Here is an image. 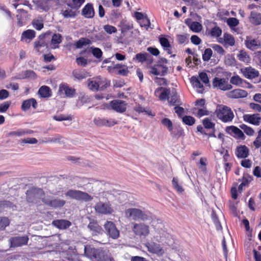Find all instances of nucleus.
<instances>
[{"instance_id":"nucleus-1","label":"nucleus","mask_w":261,"mask_h":261,"mask_svg":"<svg viewBox=\"0 0 261 261\" xmlns=\"http://www.w3.org/2000/svg\"><path fill=\"white\" fill-rule=\"evenodd\" d=\"M127 218L134 221H147L151 219V213L148 211H143L137 208H129L125 211Z\"/></svg>"},{"instance_id":"nucleus-2","label":"nucleus","mask_w":261,"mask_h":261,"mask_svg":"<svg viewBox=\"0 0 261 261\" xmlns=\"http://www.w3.org/2000/svg\"><path fill=\"white\" fill-rule=\"evenodd\" d=\"M215 113L217 118L224 123L232 121L234 118V114L231 109L223 105L217 106Z\"/></svg>"},{"instance_id":"nucleus-3","label":"nucleus","mask_w":261,"mask_h":261,"mask_svg":"<svg viewBox=\"0 0 261 261\" xmlns=\"http://www.w3.org/2000/svg\"><path fill=\"white\" fill-rule=\"evenodd\" d=\"M85 255L92 261H106L105 252L101 249H95L90 246H85Z\"/></svg>"},{"instance_id":"nucleus-4","label":"nucleus","mask_w":261,"mask_h":261,"mask_svg":"<svg viewBox=\"0 0 261 261\" xmlns=\"http://www.w3.org/2000/svg\"><path fill=\"white\" fill-rule=\"evenodd\" d=\"M132 224L133 225L132 227V231L136 236L144 239L149 234V226L145 223L133 222Z\"/></svg>"},{"instance_id":"nucleus-5","label":"nucleus","mask_w":261,"mask_h":261,"mask_svg":"<svg viewBox=\"0 0 261 261\" xmlns=\"http://www.w3.org/2000/svg\"><path fill=\"white\" fill-rule=\"evenodd\" d=\"M44 192L42 189L37 188H32L26 192V198L28 202L37 203L38 200L42 199Z\"/></svg>"},{"instance_id":"nucleus-6","label":"nucleus","mask_w":261,"mask_h":261,"mask_svg":"<svg viewBox=\"0 0 261 261\" xmlns=\"http://www.w3.org/2000/svg\"><path fill=\"white\" fill-rule=\"evenodd\" d=\"M65 196L77 200H82L86 202L90 201L93 197L86 192L80 190L70 189L65 193Z\"/></svg>"},{"instance_id":"nucleus-7","label":"nucleus","mask_w":261,"mask_h":261,"mask_svg":"<svg viewBox=\"0 0 261 261\" xmlns=\"http://www.w3.org/2000/svg\"><path fill=\"white\" fill-rule=\"evenodd\" d=\"M242 71L246 78L254 79V83H258L261 82V76H259L258 71L255 69L250 66L242 69Z\"/></svg>"},{"instance_id":"nucleus-8","label":"nucleus","mask_w":261,"mask_h":261,"mask_svg":"<svg viewBox=\"0 0 261 261\" xmlns=\"http://www.w3.org/2000/svg\"><path fill=\"white\" fill-rule=\"evenodd\" d=\"M213 86L223 91H226L232 88V86L224 78L215 77L213 80Z\"/></svg>"},{"instance_id":"nucleus-9","label":"nucleus","mask_w":261,"mask_h":261,"mask_svg":"<svg viewBox=\"0 0 261 261\" xmlns=\"http://www.w3.org/2000/svg\"><path fill=\"white\" fill-rule=\"evenodd\" d=\"M95 209L97 213L104 215L111 214L114 212L109 202H99L95 205Z\"/></svg>"},{"instance_id":"nucleus-10","label":"nucleus","mask_w":261,"mask_h":261,"mask_svg":"<svg viewBox=\"0 0 261 261\" xmlns=\"http://www.w3.org/2000/svg\"><path fill=\"white\" fill-rule=\"evenodd\" d=\"M89 219L90 222L87 227L92 235L98 236L103 234L104 231L102 227L99 225L97 221L90 218Z\"/></svg>"},{"instance_id":"nucleus-11","label":"nucleus","mask_w":261,"mask_h":261,"mask_svg":"<svg viewBox=\"0 0 261 261\" xmlns=\"http://www.w3.org/2000/svg\"><path fill=\"white\" fill-rule=\"evenodd\" d=\"M42 201L46 205L55 208L62 207L66 203L65 200L57 198L54 199L44 198L42 199Z\"/></svg>"},{"instance_id":"nucleus-12","label":"nucleus","mask_w":261,"mask_h":261,"mask_svg":"<svg viewBox=\"0 0 261 261\" xmlns=\"http://www.w3.org/2000/svg\"><path fill=\"white\" fill-rule=\"evenodd\" d=\"M58 93L61 96L72 97L75 94V90L70 87L67 84L62 83L59 85Z\"/></svg>"},{"instance_id":"nucleus-13","label":"nucleus","mask_w":261,"mask_h":261,"mask_svg":"<svg viewBox=\"0 0 261 261\" xmlns=\"http://www.w3.org/2000/svg\"><path fill=\"white\" fill-rule=\"evenodd\" d=\"M29 241V237L27 236L14 237L9 239L11 247H18L25 245Z\"/></svg>"},{"instance_id":"nucleus-14","label":"nucleus","mask_w":261,"mask_h":261,"mask_svg":"<svg viewBox=\"0 0 261 261\" xmlns=\"http://www.w3.org/2000/svg\"><path fill=\"white\" fill-rule=\"evenodd\" d=\"M104 227L110 237L114 239L118 238L119 236V231L117 229L113 222L111 221H107L104 224Z\"/></svg>"},{"instance_id":"nucleus-15","label":"nucleus","mask_w":261,"mask_h":261,"mask_svg":"<svg viewBox=\"0 0 261 261\" xmlns=\"http://www.w3.org/2000/svg\"><path fill=\"white\" fill-rule=\"evenodd\" d=\"M111 108L119 113H123L126 110L127 103L125 101L116 99L111 101L110 103Z\"/></svg>"},{"instance_id":"nucleus-16","label":"nucleus","mask_w":261,"mask_h":261,"mask_svg":"<svg viewBox=\"0 0 261 261\" xmlns=\"http://www.w3.org/2000/svg\"><path fill=\"white\" fill-rule=\"evenodd\" d=\"M226 132L230 135L238 139L244 140L245 136L241 129L236 126L231 125L227 126L225 128Z\"/></svg>"},{"instance_id":"nucleus-17","label":"nucleus","mask_w":261,"mask_h":261,"mask_svg":"<svg viewBox=\"0 0 261 261\" xmlns=\"http://www.w3.org/2000/svg\"><path fill=\"white\" fill-rule=\"evenodd\" d=\"M245 43L247 48L251 50H256L259 48L260 46V42L259 40L253 39L249 36H247Z\"/></svg>"},{"instance_id":"nucleus-18","label":"nucleus","mask_w":261,"mask_h":261,"mask_svg":"<svg viewBox=\"0 0 261 261\" xmlns=\"http://www.w3.org/2000/svg\"><path fill=\"white\" fill-rule=\"evenodd\" d=\"M248 95L246 91L237 89L228 92L227 96L230 98H241L246 97Z\"/></svg>"},{"instance_id":"nucleus-19","label":"nucleus","mask_w":261,"mask_h":261,"mask_svg":"<svg viewBox=\"0 0 261 261\" xmlns=\"http://www.w3.org/2000/svg\"><path fill=\"white\" fill-rule=\"evenodd\" d=\"M243 118L245 121L255 125H258L261 120V117L258 114L244 115Z\"/></svg>"},{"instance_id":"nucleus-20","label":"nucleus","mask_w":261,"mask_h":261,"mask_svg":"<svg viewBox=\"0 0 261 261\" xmlns=\"http://www.w3.org/2000/svg\"><path fill=\"white\" fill-rule=\"evenodd\" d=\"M146 247L150 252L155 253L158 255H162L164 253V251L161 247L160 245L154 242L147 243Z\"/></svg>"},{"instance_id":"nucleus-21","label":"nucleus","mask_w":261,"mask_h":261,"mask_svg":"<svg viewBox=\"0 0 261 261\" xmlns=\"http://www.w3.org/2000/svg\"><path fill=\"white\" fill-rule=\"evenodd\" d=\"M36 36V32L33 30H27L21 34V41L27 43H30Z\"/></svg>"},{"instance_id":"nucleus-22","label":"nucleus","mask_w":261,"mask_h":261,"mask_svg":"<svg viewBox=\"0 0 261 261\" xmlns=\"http://www.w3.org/2000/svg\"><path fill=\"white\" fill-rule=\"evenodd\" d=\"M249 148L245 145H240L237 147L235 154L239 159H245L249 155Z\"/></svg>"},{"instance_id":"nucleus-23","label":"nucleus","mask_w":261,"mask_h":261,"mask_svg":"<svg viewBox=\"0 0 261 261\" xmlns=\"http://www.w3.org/2000/svg\"><path fill=\"white\" fill-rule=\"evenodd\" d=\"M31 106L34 109H36L38 107L37 102L34 98H31L23 101L21 108L22 111H27L30 108Z\"/></svg>"},{"instance_id":"nucleus-24","label":"nucleus","mask_w":261,"mask_h":261,"mask_svg":"<svg viewBox=\"0 0 261 261\" xmlns=\"http://www.w3.org/2000/svg\"><path fill=\"white\" fill-rule=\"evenodd\" d=\"M50 32H47L45 34L40 35L39 37L38 40H36L34 42V48L37 51L39 52L40 51V49L42 47H47V44L46 42L44 40V38L46 34L49 35Z\"/></svg>"},{"instance_id":"nucleus-25","label":"nucleus","mask_w":261,"mask_h":261,"mask_svg":"<svg viewBox=\"0 0 261 261\" xmlns=\"http://www.w3.org/2000/svg\"><path fill=\"white\" fill-rule=\"evenodd\" d=\"M82 14L87 18H92L94 16V10L92 4L88 3L85 6L82 11Z\"/></svg>"},{"instance_id":"nucleus-26","label":"nucleus","mask_w":261,"mask_h":261,"mask_svg":"<svg viewBox=\"0 0 261 261\" xmlns=\"http://www.w3.org/2000/svg\"><path fill=\"white\" fill-rule=\"evenodd\" d=\"M72 74L74 79L77 80H82L86 79V77L90 76L89 73L86 71L85 69H76L72 71Z\"/></svg>"},{"instance_id":"nucleus-27","label":"nucleus","mask_w":261,"mask_h":261,"mask_svg":"<svg viewBox=\"0 0 261 261\" xmlns=\"http://www.w3.org/2000/svg\"><path fill=\"white\" fill-rule=\"evenodd\" d=\"M168 101L171 106H180L182 105L179 96L175 91H172L168 98Z\"/></svg>"},{"instance_id":"nucleus-28","label":"nucleus","mask_w":261,"mask_h":261,"mask_svg":"<svg viewBox=\"0 0 261 261\" xmlns=\"http://www.w3.org/2000/svg\"><path fill=\"white\" fill-rule=\"evenodd\" d=\"M54 0H33V2L40 9L47 11L50 7L51 2Z\"/></svg>"},{"instance_id":"nucleus-29","label":"nucleus","mask_w":261,"mask_h":261,"mask_svg":"<svg viewBox=\"0 0 261 261\" xmlns=\"http://www.w3.org/2000/svg\"><path fill=\"white\" fill-rule=\"evenodd\" d=\"M52 224L56 227L62 229H66L71 225V223L69 221L64 219L54 220Z\"/></svg>"},{"instance_id":"nucleus-30","label":"nucleus","mask_w":261,"mask_h":261,"mask_svg":"<svg viewBox=\"0 0 261 261\" xmlns=\"http://www.w3.org/2000/svg\"><path fill=\"white\" fill-rule=\"evenodd\" d=\"M249 20L252 24L255 25L261 24V14L255 11H251Z\"/></svg>"},{"instance_id":"nucleus-31","label":"nucleus","mask_w":261,"mask_h":261,"mask_svg":"<svg viewBox=\"0 0 261 261\" xmlns=\"http://www.w3.org/2000/svg\"><path fill=\"white\" fill-rule=\"evenodd\" d=\"M34 133V131L31 129H18L16 131H12L9 132L7 136L8 137H13V136H16V137H21L22 136L28 135V134H32Z\"/></svg>"},{"instance_id":"nucleus-32","label":"nucleus","mask_w":261,"mask_h":261,"mask_svg":"<svg viewBox=\"0 0 261 261\" xmlns=\"http://www.w3.org/2000/svg\"><path fill=\"white\" fill-rule=\"evenodd\" d=\"M170 135L173 138H178L180 137L185 136V133L183 128L180 126H175L171 128V130H169Z\"/></svg>"},{"instance_id":"nucleus-33","label":"nucleus","mask_w":261,"mask_h":261,"mask_svg":"<svg viewBox=\"0 0 261 261\" xmlns=\"http://www.w3.org/2000/svg\"><path fill=\"white\" fill-rule=\"evenodd\" d=\"M163 90L162 92L160 94L159 98L162 100L168 99L170 94V90L167 88H163L162 87L157 88L155 91V94L157 95L159 92Z\"/></svg>"},{"instance_id":"nucleus-34","label":"nucleus","mask_w":261,"mask_h":261,"mask_svg":"<svg viewBox=\"0 0 261 261\" xmlns=\"http://www.w3.org/2000/svg\"><path fill=\"white\" fill-rule=\"evenodd\" d=\"M38 93L41 97L47 98L51 95V92L50 88L47 86H41L39 90Z\"/></svg>"},{"instance_id":"nucleus-35","label":"nucleus","mask_w":261,"mask_h":261,"mask_svg":"<svg viewBox=\"0 0 261 261\" xmlns=\"http://www.w3.org/2000/svg\"><path fill=\"white\" fill-rule=\"evenodd\" d=\"M252 178L248 174H244L242 178V182L238 187V190L241 192L243 190V187L247 186L251 181Z\"/></svg>"},{"instance_id":"nucleus-36","label":"nucleus","mask_w":261,"mask_h":261,"mask_svg":"<svg viewBox=\"0 0 261 261\" xmlns=\"http://www.w3.org/2000/svg\"><path fill=\"white\" fill-rule=\"evenodd\" d=\"M160 42L162 46L164 48V50L167 51L168 54H171V46L169 43V40L166 38H161L160 39Z\"/></svg>"},{"instance_id":"nucleus-37","label":"nucleus","mask_w":261,"mask_h":261,"mask_svg":"<svg viewBox=\"0 0 261 261\" xmlns=\"http://www.w3.org/2000/svg\"><path fill=\"white\" fill-rule=\"evenodd\" d=\"M92 43V41L87 38H81L77 41L74 45L76 48H82L84 46L90 45Z\"/></svg>"},{"instance_id":"nucleus-38","label":"nucleus","mask_w":261,"mask_h":261,"mask_svg":"<svg viewBox=\"0 0 261 261\" xmlns=\"http://www.w3.org/2000/svg\"><path fill=\"white\" fill-rule=\"evenodd\" d=\"M223 41L225 45L232 46L235 44L234 37L230 34L224 33L223 35Z\"/></svg>"},{"instance_id":"nucleus-39","label":"nucleus","mask_w":261,"mask_h":261,"mask_svg":"<svg viewBox=\"0 0 261 261\" xmlns=\"http://www.w3.org/2000/svg\"><path fill=\"white\" fill-rule=\"evenodd\" d=\"M96 80L98 85V90H103L110 85V82L105 78L98 77Z\"/></svg>"},{"instance_id":"nucleus-40","label":"nucleus","mask_w":261,"mask_h":261,"mask_svg":"<svg viewBox=\"0 0 261 261\" xmlns=\"http://www.w3.org/2000/svg\"><path fill=\"white\" fill-rule=\"evenodd\" d=\"M207 34L212 37H219L222 34V30L220 27L216 26L207 32Z\"/></svg>"},{"instance_id":"nucleus-41","label":"nucleus","mask_w":261,"mask_h":261,"mask_svg":"<svg viewBox=\"0 0 261 261\" xmlns=\"http://www.w3.org/2000/svg\"><path fill=\"white\" fill-rule=\"evenodd\" d=\"M149 57H151V56L147 53H139L136 55L135 57L133 58V60H137L139 62L143 63L148 60Z\"/></svg>"},{"instance_id":"nucleus-42","label":"nucleus","mask_w":261,"mask_h":261,"mask_svg":"<svg viewBox=\"0 0 261 261\" xmlns=\"http://www.w3.org/2000/svg\"><path fill=\"white\" fill-rule=\"evenodd\" d=\"M186 23L187 24L188 26H189L190 29L194 32L198 33L200 32L202 30V26L198 22L193 21L190 24H188L187 22H186Z\"/></svg>"},{"instance_id":"nucleus-43","label":"nucleus","mask_w":261,"mask_h":261,"mask_svg":"<svg viewBox=\"0 0 261 261\" xmlns=\"http://www.w3.org/2000/svg\"><path fill=\"white\" fill-rule=\"evenodd\" d=\"M135 16L137 19L139 20H143L144 22V25L145 27H149L150 24L149 20L147 17H144V15L142 13L136 12L135 13Z\"/></svg>"},{"instance_id":"nucleus-44","label":"nucleus","mask_w":261,"mask_h":261,"mask_svg":"<svg viewBox=\"0 0 261 261\" xmlns=\"http://www.w3.org/2000/svg\"><path fill=\"white\" fill-rule=\"evenodd\" d=\"M23 76L22 77H19V79H31L35 80L37 78V76L36 73L31 70H27L23 72Z\"/></svg>"},{"instance_id":"nucleus-45","label":"nucleus","mask_w":261,"mask_h":261,"mask_svg":"<svg viewBox=\"0 0 261 261\" xmlns=\"http://www.w3.org/2000/svg\"><path fill=\"white\" fill-rule=\"evenodd\" d=\"M191 83L194 87L201 89V90H203V86L200 83L197 77L195 76H192L191 78Z\"/></svg>"},{"instance_id":"nucleus-46","label":"nucleus","mask_w":261,"mask_h":261,"mask_svg":"<svg viewBox=\"0 0 261 261\" xmlns=\"http://www.w3.org/2000/svg\"><path fill=\"white\" fill-rule=\"evenodd\" d=\"M241 129L243 130L244 132L248 136H252L254 134V131L251 127L245 124H242L239 125Z\"/></svg>"},{"instance_id":"nucleus-47","label":"nucleus","mask_w":261,"mask_h":261,"mask_svg":"<svg viewBox=\"0 0 261 261\" xmlns=\"http://www.w3.org/2000/svg\"><path fill=\"white\" fill-rule=\"evenodd\" d=\"M230 82L231 84L239 86H242L243 83H246L244 80H243L238 75L232 76L230 78Z\"/></svg>"},{"instance_id":"nucleus-48","label":"nucleus","mask_w":261,"mask_h":261,"mask_svg":"<svg viewBox=\"0 0 261 261\" xmlns=\"http://www.w3.org/2000/svg\"><path fill=\"white\" fill-rule=\"evenodd\" d=\"M33 27L37 30H41L44 27L42 20L39 19H35L32 22Z\"/></svg>"},{"instance_id":"nucleus-49","label":"nucleus","mask_w":261,"mask_h":261,"mask_svg":"<svg viewBox=\"0 0 261 261\" xmlns=\"http://www.w3.org/2000/svg\"><path fill=\"white\" fill-rule=\"evenodd\" d=\"M182 121L186 125L192 126L195 122V119L191 116H185L182 118Z\"/></svg>"},{"instance_id":"nucleus-50","label":"nucleus","mask_w":261,"mask_h":261,"mask_svg":"<svg viewBox=\"0 0 261 261\" xmlns=\"http://www.w3.org/2000/svg\"><path fill=\"white\" fill-rule=\"evenodd\" d=\"M202 124L205 128L214 129L215 124L211 121V119L206 118L203 120Z\"/></svg>"},{"instance_id":"nucleus-51","label":"nucleus","mask_w":261,"mask_h":261,"mask_svg":"<svg viewBox=\"0 0 261 261\" xmlns=\"http://www.w3.org/2000/svg\"><path fill=\"white\" fill-rule=\"evenodd\" d=\"M172 186L173 188L178 192L182 193L184 189L182 186L178 184V179L177 177H173L172 180Z\"/></svg>"},{"instance_id":"nucleus-52","label":"nucleus","mask_w":261,"mask_h":261,"mask_svg":"<svg viewBox=\"0 0 261 261\" xmlns=\"http://www.w3.org/2000/svg\"><path fill=\"white\" fill-rule=\"evenodd\" d=\"M90 48L91 49V53L95 58L100 59L102 57V51L99 48L92 46Z\"/></svg>"},{"instance_id":"nucleus-53","label":"nucleus","mask_w":261,"mask_h":261,"mask_svg":"<svg viewBox=\"0 0 261 261\" xmlns=\"http://www.w3.org/2000/svg\"><path fill=\"white\" fill-rule=\"evenodd\" d=\"M238 58L240 61L244 62H248L250 59L247 53L242 50L238 55Z\"/></svg>"},{"instance_id":"nucleus-54","label":"nucleus","mask_w":261,"mask_h":261,"mask_svg":"<svg viewBox=\"0 0 261 261\" xmlns=\"http://www.w3.org/2000/svg\"><path fill=\"white\" fill-rule=\"evenodd\" d=\"M213 55V51L210 48H206L202 55V59L204 61L207 62L210 60Z\"/></svg>"},{"instance_id":"nucleus-55","label":"nucleus","mask_w":261,"mask_h":261,"mask_svg":"<svg viewBox=\"0 0 261 261\" xmlns=\"http://www.w3.org/2000/svg\"><path fill=\"white\" fill-rule=\"evenodd\" d=\"M124 66H125V65L121 64H117L113 66H108L107 69L109 73H114L117 71V70H119Z\"/></svg>"},{"instance_id":"nucleus-56","label":"nucleus","mask_w":261,"mask_h":261,"mask_svg":"<svg viewBox=\"0 0 261 261\" xmlns=\"http://www.w3.org/2000/svg\"><path fill=\"white\" fill-rule=\"evenodd\" d=\"M225 63L228 66H234L236 65V61L233 56L229 55L226 58Z\"/></svg>"},{"instance_id":"nucleus-57","label":"nucleus","mask_w":261,"mask_h":261,"mask_svg":"<svg viewBox=\"0 0 261 261\" xmlns=\"http://www.w3.org/2000/svg\"><path fill=\"white\" fill-rule=\"evenodd\" d=\"M84 2L85 0H72V4H67V5L71 8L78 9Z\"/></svg>"},{"instance_id":"nucleus-58","label":"nucleus","mask_w":261,"mask_h":261,"mask_svg":"<svg viewBox=\"0 0 261 261\" xmlns=\"http://www.w3.org/2000/svg\"><path fill=\"white\" fill-rule=\"evenodd\" d=\"M62 36L61 34L57 33L54 34L51 38V43L53 44H59L62 42Z\"/></svg>"},{"instance_id":"nucleus-59","label":"nucleus","mask_w":261,"mask_h":261,"mask_svg":"<svg viewBox=\"0 0 261 261\" xmlns=\"http://www.w3.org/2000/svg\"><path fill=\"white\" fill-rule=\"evenodd\" d=\"M10 221L7 217H0V229H4L9 225Z\"/></svg>"},{"instance_id":"nucleus-60","label":"nucleus","mask_w":261,"mask_h":261,"mask_svg":"<svg viewBox=\"0 0 261 261\" xmlns=\"http://www.w3.org/2000/svg\"><path fill=\"white\" fill-rule=\"evenodd\" d=\"M88 87L91 90H98V85H97V80L95 81L88 80Z\"/></svg>"},{"instance_id":"nucleus-61","label":"nucleus","mask_w":261,"mask_h":261,"mask_svg":"<svg viewBox=\"0 0 261 261\" xmlns=\"http://www.w3.org/2000/svg\"><path fill=\"white\" fill-rule=\"evenodd\" d=\"M103 29L109 34L115 33L117 31L116 27L109 24L105 25L103 26Z\"/></svg>"},{"instance_id":"nucleus-62","label":"nucleus","mask_w":261,"mask_h":261,"mask_svg":"<svg viewBox=\"0 0 261 261\" xmlns=\"http://www.w3.org/2000/svg\"><path fill=\"white\" fill-rule=\"evenodd\" d=\"M161 122L164 126L167 127L169 131L171 130V128L173 127V123L169 118H163Z\"/></svg>"},{"instance_id":"nucleus-63","label":"nucleus","mask_w":261,"mask_h":261,"mask_svg":"<svg viewBox=\"0 0 261 261\" xmlns=\"http://www.w3.org/2000/svg\"><path fill=\"white\" fill-rule=\"evenodd\" d=\"M253 144L256 148H259L261 147V129L258 131L257 136Z\"/></svg>"},{"instance_id":"nucleus-64","label":"nucleus","mask_w":261,"mask_h":261,"mask_svg":"<svg viewBox=\"0 0 261 261\" xmlns=\"http://www.w3.org/2000/svg\"><path fill=\"white\" fill-rule=\"evenodd\" d=\"M239 20L234 17L229 18L227 20V23L230 28L235 27L239 24Z\"/></svg>"}]
</instances>
